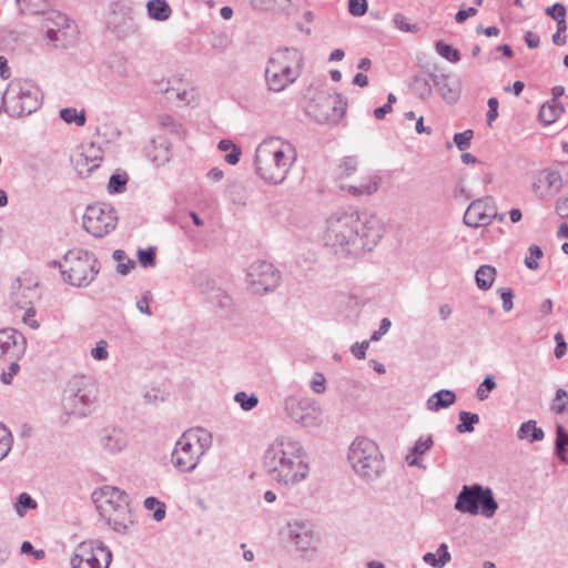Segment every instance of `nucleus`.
Wrapping results in <instances>:
<instances>
[{
  "label": "nucleus",
  "mask_w": 568,
  "mask_h": 568,
  "mask_svg": "<svg viewBox=\"0 0 568 568\" xmlns=\"http://www.w3.org/2000/svg\"><path fill=\"white\" fill-rule=\"evenodd\" d=\"M383 225L375 215L336 212L326 220L323 244L339 257L372 251L383 236Z\"/></svg>",
  "instance_id": "nucleus-1"
},
{
  "label": "nucleus",
  "mask_w": 568,
  "mask_h": 568,
  "mask_svg": "<svg viewBox=\"0 0 568 568\" xmlns=\"http://www.w3.org/2000/svg\"><path fill=\"white\" fill-rule=\"evenodd\" d=\"M263 468L280 486L292 487L303 481L310 471L303 445L291 436H277L265 449Z\"/></svg>",
  "instance_id": "nucleus-2"
},
{
  "label": "nucleus",
  "mask_w": 568,
  "mask_h": 568,
  "mask_svg": "<svg viewBox=\"0 0 568 568\" xmlns=\"http://www.w3.org/2000/svg\"><path fill=\"white\" fill-rule=\"evenodd\" d=\"M296 160L297 151L293 143L280 136H271L263 140L255 150V172L263 181L278 185L285 181Z\"/></svg>",
  "instance_id": "nucleus-3"
},
{
  "label": "nucleus",
  "mask_w": 568,
  "mask_h": 568,
  "mask_svg": "<svg viewBox=\"0 0 568 568\" xmlns=\"http://www.w3.org/2000/svg\"><path fill=\"white\" fill-rule=\"evenodd\" d=\"M92 500L100 517L119 534H126L135 524L129 495L114 486L105 485L92 493Z\"/></svg>",
  "instance_id": "nucleus-4"
},
{
  "label": "nucleus",
  "mask_w": 568,
  "mask_h": 568,
  "mask_svg": "<svg viewBox=\"0 0 568 568\" xmlns=\"http://www.w3.org/2000/svg\"><path fill=\"white\" fill-rule=\"evenodd\" d=\"M212 434L203 428H191L176 440L171 453L172 465L182 473H192L212 447Z\"/></svg>",
  "instance_id": "nucleus-5"
},
{
  "label": "nucleus",
  "mask_w": 568,
  "mask_h": 568,
  "mask_svg": "<svg viewBox=\"0 0 568 568\" xmlns=\"http://www.w3.org/2000/svg\"><path fill=\"white\" fill-rule=\"evenodd\" d=\"M303 63L302 53L295 48L277 49L268 59L265 79L271 91L281 92L300 75Z\"/></svg>",
  "instance_id": "nucleus-6"
},
{
  "label": "nucleus",
  "mask_w": 568,
  "mask_h": 568,
  "mask_svg": "<svg viewBox=\"0 0 568 568\" xmlns=\"http://www.w3.org/2000/svg\"><path fill=\"white\" fill-rule=\"evenodd\" d=\"M60 268L63 280L75 287L89 286L99 273L95 255L82 248L68 251L62 261L50 263Z\"/></svg>",
  "instance_id": "nucleus-7"
},
{
  "label": "nucleus",
  "mask_w": 568,
  "mask_h": 568,
  "mask_svg": "<svg viewBox=\"0 0 568 568\" xmlns=\"http://www.w3.org/2000/svg\"><path fill=\"white\" fill-rule=\"evenodd\" d=\"M353 470L364 479L374 480L383 470V456L378 446L367 437H356L348 449Z\"/></svg>",
  "instance_id": "nucleus-8"
},
{
  "label": "nucleus",
  "mask_w": 568,
  "mask_h": 568,
  "mask_svg": "<svg viewBox=\"0 0 568 568\" xmlns=\"http://www.w3.org/2000/svg\"><path fill=\"white\" fill-rule=\"evenodd\" d=\"M6 112L10 116L29 115L41 104L39 89L29 81H11L1 97Z\"/></svg>",
  "instance_id": "nucleus-9"
},
{
  "label": "nucleus",
  "mask_w": 568,
  "mask_h": 568,
  "mask_svg": "<svg viewBox=\"0 0 568 568\" xmlns=\"http://www.w3.org/2000/svg\"><path fill=\"white\" fill-rule=\"evenodd\" d=\"M98 385L91 376H73L65 388L63 407L69 414L85 417L97 400Z\"/></svg>",
  "instance_id": "nucleus-10"
},
{
  "label": "nucleus",
  "mask_w": 568,
  "mask_h": 568,
  "mask_svg": "<svg viewBox=\"0 0 568 568\" xmlns=\"http://www.w3.org/2000/svg\"><path fill=\"white\" fill-rule=\"evenodd\" d=\"M497 508L498 504L494 498L493 490L479 484L463 486L455 503L456 510L470 515L480 514L486 518H491Z\"/></svg>",
  "instance_id": "nucleus-11"
},
{
  "label": "nucleus",
  "mask_w": 568,
  "mask_h": 568,
  "mask_svg": "<svg viewBox=\"0 0 568 568\" xmlns=\"http://www.w3.org/2000/svg\"><path fill=\"white\" fill-rule=\"evenodd\" d=\"M112 561V551L101 541L87 540L80 542L71 558V568H109Z\"/></svg>",
  "instance_id": "nucleus-12"
},
{
  "label": "nucleus",
  "mask_w": 568,
  "mask_h": 568,
  "mask_svg": "<svg viewBox=\"0 0 568 568\" xmlns=\"http://www.w3.org/2000/svg\"><path fill=\"white\" fill-rule=\"evenodd\" d=\"M118 223L115 210L106 203H94L87 207L83 227L94 237H103L113 231Z\"/></svg>",
  "instance_id": "nucleus-13"
},
{
  "label": "nucleus",
  "mask_w": 568,
  "mask_h": 568,
  "mask_svg": "<svg viewBox=\"0 0 568 568\" xmlns=\"http://www.w3.org/2000/svg\"><path fill=\"white\" fill-rule=\"evenodd\" d=\"M284 409L293 422L304 427H314L322 422L321 408L307 397H286L284 400Z\"/></svg>",
  "instance_id": "nucleus-14"
},
{
  "label": "nucleus",
  "mask_w": 568,
  "mask_h": 568,
  "mask_svg": "<svg viewBox=\"0 0 568 568\" xmlns=\"http://www.w3.org/2000/svg\"><path fill=\"white\" fill-rule=\"evenodd\" d=\"M47 39L58 47L67 48V41L75 33V26L64 13L58 10H42Z\"/></svg>",
  "instance_id": "nucleus-15"
},
{
  "label": "nucleus",
  "mask_w": 568,
  "mask_h": 568,
  "mask_svg": "<svg viewBox=\"0 0 568 568\" xmlns=\"http://www.w3.org/2000/svg\"><path fill=\"white\" fill-rule=\"evenodd\" d=\"M281 534L297 550L307 551L315 548L314 526L307 519L294 518L288 520L282 528Z\"/></svg>",
  "instance_id": "nucleus-16"
},
{
  "label": "nucleus",
  "mask_w": 568,
  "mask_h": 568,
  "mask_svg": "<svg viewBox=\"0 0 568 568\" xmlns=\"http://www.w3.org/2000/svg\"><path fill=\"white\" fill-rule=\"evenodd\" d=\"M247 282L255 293L274 290L280 282V273L266 261L253 262L247 268Z\"/></svg>",
  "instance_id": "nucleus-17"
},
{
  "label": "nucleus",
  "mask_w": 568,
  "mask_h": 568,
  "mask_svg": "<svg viewBox=\"0 0 568 568\" xmlns=\"http://www.w3.org/2000/svg\"><path fill=\"white\" fill-rule=\"evenodd\" d=\"M531 180V190L539 200L552 199L564 186L561 173L551 168L536 171Z\"/></svg>",
  "instance_id": "nucleus-18"
},
{
  "label": "nucleus",
  "mask_w": 568,
  "mask_h": 568,
  "mask_svg": "<svg viewBox=\"0 0 568 568\" xmlns=\"http://www.w3.org/2000/svg\"><path fill=\"white\" fill-rule=\"evenodd\" d=\"M496 216V202L491 196L474 200L464 214V223L473 229L488 226Z\"/></svg>",
  "instance_id": "nucleus-19"
},
{
  "label": "nucleus",
  "mask_w": 568,
  "mask_h": 568,
  "mask_svg": "<svg viewBox=\"0 0 568 568\" xmlns=\"http://www.w3.org/2000/svg\"><path fill=\"white\" fill-rule=\"evenodd\" d=\"M24 336L14 328L0 329V358L19 359L26 352Z\"/></svg>",
  "instance_id": "nucleus-20"
},
{
  "label": "nucleus",
  "mask_w": 568,
  "mask_h": 568,
  "mask_svg": "<svg viewBox=\"0 0 568 568\" xmlns=\"http://www.w3.org/2000/svg\"><path fill=\"white\" fill-rule=\"evenodd\" d=\"M102 161V151L94 145V143H90L88 145H83L81 151L78 152L72 162L79 175L88 176L95 169L100 166Z\"/></svg>",
  "instance_id": "nucleus-21"
},
{
  "label": "nucleus",
  "mask_w": 568,
  "mask_h": 568,
  "mask_svg": "<svg viewBox=\"0 0 568 568\" xmlns=\"http://www.w3.org/2000/svg\"><path fill=\"white\" fill-rule=\"evenodd\" d=\"M434 87L448 104H455L462 93V83L458 79H454L448 74H432Z\"/></svg>",
  "instance_id": "nucleus-22"
},
{
  "label": "nucleus",
  "mask_w": 568,
  "mask_h": 568,
  "mask_svg": "<svg viewBox=\"0 0 568 568\" xmlns=\"http://www.w3.org/2000/svg\"><path fill=\"white\" fill-rule=\"evenodd\" d=\"M100 444L111 454L120 453L129 444L128 434L118 427H105L100 433Z\"/></svg>",
  "instance_id": "nucleus-23"
},
{
  "label": "nucleus",
  "mask_w": 568,
  "mask_h": 568,
  "mask_svg": "<svg viewBox=\"0 0 568 568\" xmlns=\"http://www.w3.org/2000/svg\"><path fill=\"white\" fill-rule=\"evenodd\" d=\"M106 27L119 39H125L135 32L132 19L115 10L109 16Z\"/></svg>",
  "instance_id": "nucleus-24"
},
{
  "label": "nucleus",
  "mask_w": 568,
  "mask_h": 568,
  "mask_svg": "<svg viewBox=\"0 0 568 568\" xmlns=\"http://www.w3.org/2000/svg\"><path fill=\"white\" fill-rule=\"evenodd\" d=\"M434 445L433 436L426 435L420 436L410 448L409 454L406 456V462L409 466H416L419 468H425L420 456L425 455Z\"/></svg>",
  "instance_id": "nucleus-25"
},
{
  "label": "nucleus",
  "mask_w": 568,
  "mask_h": 568,
  "mask_svg": "<svg viewBox=\"0 0 568 568\" xmlns=\"http://www.w3.org/2000/svg\"><path fill=\"white\" fill-rule=\"evenodd\" d=\"M456 402V395L450 389H440L428 397L426 407L430 412L448 408Z\"/></svg>",
  "instance_id": "nucleus-26"
},
{
  "label": "nucleus",
  "mask_w": 568,
  "mask_h": 568,
  "mask_svg": "<svg viewBox=\"0 0 568 568\" xmlns=\"http://www.w3.org/2000/svg\"><path fill=\"white\" fill-rule=\"evenodd\" d=\"M562 113H565V106L559 100L551 99L541 105L538 119L545 125H549L552 124Z\"/></svg>",
  "instance_id": "nucleus-27"
},
{
  "label": "nucleus",
  "mask_w": 568,
  "mask_h": 568,
  "mask_svg": "<svg viewBox=\"0 0 568 568\" xmlns=\"http://www.w3.org/2000/svg\"><path fill=\"white\" fill-rule=\"evenodd\" d=\"M36 287L37 283H30L29 285L23 286L21 280L18 278L12 284V298L21 306L31 303L32 298L37 295Z\"/></svg>",
  "instance_id": "nucleus-28"
},
{
  "label": "nucleus",
  "mask_w": 568,
  "mask_h": 568,
  "mask_svg": "<svg viewBox=\"0 0 568 568\" xmlns=\"http://www.w3.org/2000/svg\"><path fill=\"white\" fill-rule=\"evenodd\" d=\"M452 556L446 544H440L436 552H426L423 556L424 562L433 568H444Z\"/></svg>",
  "instance_id": "nucleus-29"
},
{
  "label": "nucleus",
  "mask_w": 568,
  "mask_h": 568,
  "mask_svg": "<svg viewBox=\"0 0 568 568\" xmlns=\"http://www.w3.org/2000/svg\"><path fill=\"white\" fill-rule=\"evenodd\" d=\"M152 150H149L148 156L158 166L163 165L170 160V148L165 141H152Z\"/></svg>",
  "instance_id": "nucleus-30"
},
{
  "label": "nucleus",
  "mask_w": 568,
  "mask_h": 568,
  "mask_svg": "<svg viewBox=\"0 0 568 568\" xmlns=\"http://www.w3.org/2000/svg\"><path fill=\"white\" fill-rule=\"evenodd\" d=\"M164 92L169 100H178L184 104H190L194 100V90L187 89L181 81H178V87L165 88Z\"/></svg>",
  "instance_id": "nucleus-31"
},
{
  "label": "nucleus",
  "mask_w": 568,
  "mask_h": 568,
  "mask_svg": "<svg viewBox=\"0 0 568 568\" xmlns=\"http://www.w3.org/2000/svg\"><path fill=\"white\" fill-rule=\"evenodd\" d=\"M193 286L206 296L211 295L217 288L214 280L205 272H196L192 275Z\"/></svg>",
  "instance_id": "nucleus-32"
},
{
  "label": "nucleus",
  "mask_w": 568,
  "mask_h": 568,
  "mask_svg": "<svg viewBox=\"0 0 568 568\" xmlns=\"http://www.w3.org/2000/svg\"><path fill=\"white\" fill-rule=\"evenodd\" d=\"M568 433L562 425L557 424L556 426V440H555V454L564 463L568 462Z\"/></svg>",
  "instance_id": "nucleus-33"
},
{
  "label": "nucleus",
  "mask_w": 568,
  "mask_h": 568,
  "mask_svg": "<svg viewBox=\"0 0 568 568\" xmlns=\"http://www.w3.org/2000/svg\"><path fill=\"white\" fill-rule=\"evenodd\" d=\"M496 276V268L490 265H481L476 271L475 278L478 288L487 291L491 287Z\"/></svg>",
  "instance_id": "nucleus-34"
},
{
  "label": "nucleus",
  "mask_w": 568,
  "mask_h": 568,
  "mask_svg": "<svg viewBox=\"0 0 568 568\" xmlns=\"http://www.w3.org/2000/svg\"><path fill=\"white\" fill-rule=\"evenodd\" d=\"M148 14L156 21H165L172 14L169 2H146Z\"/></svg>",
  "instance_id": "nucleus-35"
},
{
  "label": "nucleus",
  "mask_w": 568,
  "mask_h": 568,
  "mask_svg": "<svg viewBox=\"0 0 568 568\" xmlns=\"http://www.w3.org/2000/svg\"><path fill=\"white\" fill-rule=\"evenodd\" d=\"M232 44V38L224 31L214 32L210 38L211 48L219 54L225 53Z\"/></svg>",
  "instance_id": "nucleus-36"
},
{
  "label": "nucleus",
  "mask_w": 568,
  "mask_h": 568,
  "mask_svg": "<svg viewBox=\"0 0 568 568\" xmlns=\"http://www.w3.org/2000/svg\"><path fill=\"white\" fill-rule=\"evenodd\" d=\"M530 436V442H539L544 438V430L537 427L535 420H528L521 424L518 430L519 438H527Z\"/></svg>",
  "instance_id": "nucleus-37"
},
{
  "label": "nucleus",
  "mask_w": 568,
  "mask_h": 568,
  "mask_svg": "<svg viewBox=\"0 0 568 568\" xmlns=\"http://www.w3.org/2000/svg\"><path fill=\"white\" fill-rule=\"evenodd\" d=\"M217 148L219 150L221 151H230L226 155H225V161L231 164V165H235L239 163L240 161V156H241V149L235 145L231 140L229 139H223L219 142L217 144Z\"/></svg>",
  "instance_id": "nucleus-38"
},
{
  "label": "nucleus",
  "mask_w": 568,
  "mask_h": 568,
  "mask_svg": "<svg viewBox=\"0 0 568 568\" xmlns=\"http://www.w3.org/2000/svg\"><path fill=\"white\" fill-rule=\"evenodd\" d=\"M460 423L457 425L456 430L460 434L474 432V425L479 423V415L469 412L459 413Z\"/></svg>",
  "instance_id": "nucleus-39"
},
{
  "label": "nucleus",
  "mask_w": 568,
  "mask_h": 568,
  "mask_svg": "<svg viewBox=\"0 0 568 568\" xmlns=\"http://www.w3.org/2000/svg\"><path fill=\"white\" fill-rule=\"evenodd\" d=\"M37 507V501L28 493H21L14 504V509L19 517H24L28 510L36 509Z\"/></svg>",
  "instance_id": "nucleus-40"
},
{
  "label": "nucleus",
  "mask_w": 568,
  "mask_h": 568,
  "mask_svg": "<svg viewBox=\"0 0 568 568\" xmlns=\"http://www.w3.org/2000/svg\"><path fill=\"white\" fill-rule=\"evenodd\" d=\"M143 505L146 510H153L152 517L155 521H161L164 519L166 514V507L164 503L160 501L155 497H148L144 499Z\"/></svg>",
  "instance_id": "nucleus-41"
},
{
  "label": "nucleus",
  "mask_w": 568,
  "mask_h": 568,
  "mask_svg": "<svg viewBox=\"0 0 568 568\" xmlns=\"http://www.w3.org/2000/svg\"><path fill=\"white\" fill-rule=\"evenodd\" d=\"M207 300L212 305L222 310H230L232 306V298L221 287L214 290V292L207 296Z\"/></svg>",
  "instance_id": "nucleus-42"
},
{
  "label": "nucleus",
  "mask_w": 568,
  "mask_h": 568,
  "mask_svg": "<svg viewBox=\"0 0 568 568\" xmlns=\"http://www.w3.org/2000/svg\"><path fill=\"white\" fill-rule=\"evenodd\" d=\"M113 258L118 262L116 271L121 275L129 274L135 266V262L129 258L123 250H115Z\"/></svg>",
  "instance_id": "nucleus-43"
},
{
  "label": "nucleus",
  "mask_w": 568,
  "mask_h": 568,
  "mask_svg": "<svg viewBox=\"0 0 568 568\" xmlns=\"http://www.w3.org/2000/svg\"><path fill=\"white\" fill-rule=\"evenodd\" d=\"M60 118L65 123H75L78 126H83L85 124L87 118L85 112H78L73 108H63L60 110Z\"/></svg>",
  "instance_id": "nucleus-44"
},
{
  "label": "nucleus",
  "mask_w": 568,
  "mask_h": 568,
  "mask_svg": "<svg viewBox=\"0 0 568 568\" xmlns=\"http://www.w3.org/2000/svg\"><path fill=\"white\" fill-rule=\"evenodd\" d=\"M13 444V436L9 428L0 423V462L10 453Z\"/></svg>",
  "instance_id": "nucleus-45"
},
{
  "label": "nucleus",
  "mask_w": 568,
  "mask_h": 568,
  "mask_svg": "<svg viewBox=\"0 0 568 568\" xmlns=\"http://www.w3.org/2000/svg\"><path fill=\"white\" fill-rule=\"evenodd\" d=\"M497 387L495 377L487 375L484 381L476 388V397L478 400H486L489 397V393Z\"/></svg>",
  "instance_id": "nucleus-46"
},
{
  "label": "nucleus",
  "mask_w": 568,
  "mask_h": 568,
  "mask_svg": "<svg viewBox=\"0 0 568 568\" xmlns=\"http://www.w3.org/2000/svg\"><path fill=\"white\" fill-rule=\"evenodd\" d=\"M435 49L440 57L445 58L449 62H458L460 60L459 52L444 41H437Z\"/></svg>",
  "instance_id": "nucleus-47"
},
{
  "label": "nucleus",
  "mask_w": 568,
  "mask_h": 568,
  "mask_svg": "<svg viewBox=\"0 0 568 568\" xmlns=\"http://www.w3.org/2000/svg\"><path fill=\"white\" fill-rule=\"evenodd\" d=\"M358 160L354 155L344 156L338 165L339 178L352 175L357 169Z\"/></svg>",
  "instance_id": "nucleus-48"
},
{
  "label": "nucleus",
  "mask_w": 568,
  "mask_h": 568,
  "mask_svg": "<svg viewBox=\"0 0 568 568\" xmlns=\"http://www.w3.org/2000/svg\"><path fill=\"white\" fill-rule=\"evenodd\" d=\"M547 13L557 21L559 26V31H566L567 24L565 21L566 8L560 2H555V4L547 9Z\"/></svg>",
  "instance_id": "nucleus-49"
},
{
  "label": "nucleus",
  "mask_w": 568,
  "mask_h": 568,
  "mask_svg": "<svg viewBox=\"0 0 568 568\" xmlns=\"http://www.w3.org/2000/svg\"><path fill=\"white\" fill-rule=\"evenodd\" d=\"M234 400L241 406L243 410H252L258 404V398L254 394H246L245 392H239L234 396Z\"/></svg>",
  "instance_id": "nucleus-50"
},
{
  "label": "nucleus",
  "mask_w": 568,
  "mask_h": 568,
  "mask_svg": "<svg viewBox=\"0 0 568 568\" xmlns=\"http://www.w3.org/2000/svg\"><path fill=\"white\" fill-rule=\"evenodd\" d=\"M49 2H18L19 11L24 16L31 14H41L43 17L42 10L48 9Z\"/></svg>",
  "instance_id": "nucleus-51"
},
{
  "label": "nucleus",
  "mask_w": 568,
  "mask_h": 568,
  "mask_svg": "<svg viewBox=\"0 0 568 568\" xmlns=\"http://www.w3.org/2000/svg\"><path fill=\"white\" fill-rule=\"evenodd\" d=\"M126 183V174H112L108 183V191L110 194L122 193L125 190Z\"/></svg>",
  "instance_id": "nucleus-52"
},
{
  "label": "nucleus",
  "mask_w": 568,
  "mask_h": 568,
  "mask_svg": "<svg viewBox=\"0 0 568 568\" xmlns=\"http://www.w3.org/2000/svg\"><path fill=\"white\" fill-rule=\"evenodd\" d=\"M394 23L395 27L403 32L416 33L419 31V26L417 23H410L408 19L400 13L394 16Z\"/></svg>",
  "instance_id": "nucleus-53"
},
{
  "label": "nucleus",
  "mask_w": 568,
  "mask_h": 568,
  "mask_svg": "<svg viewBox=\"0 0 568 568\" xmlns=\"http://www.w3.org/2000/svg\"><path fill=\"white\" fill-rule=\"evenodd\" d=\"M138 260H139V263L143 267L155 266V248L154 247H149L146 250L139 248L138 250Z\"/></svg>",
  "instance_id": "nucleus-54"
},
{
  "label": "nucleus",
  "mask_w": 568,
  "mask_h": 568,
  "mask_svg": "<svg viewBox=\"0 0 568 568\" xmlns=\"http://www.w3.org/2000/svg\"><path fill=\"white\" fill-rule=\"evenodd\" d=\"M474 136L473 130L468 129L459 133H455L454 143L460 151H465L470 146L471 139Z\"/></svg>",
  "instance_id": "nucleus-55"
},
{
  "label": "nucleus",
  "mask_w": 568,
  "mask_h": 568,
  "mask_svg": "<svg viewBox=\"0 0 568 568\" xmlns=\"http://www.w3.org/2000/svg\"><path fill=\"white\" fill-rule=\"evenodd\" d=\"M542 251L538 245L529 246V255L525 258V265L530 270L538 267V260L541 258Z\"/></svg>",
  "instance_id": "nucleus-56"
},
{
  "label": "nucleus",
  "mask_w": 568,
  "mask_h": 568,
  "mask_svg": "<svg viewBox=\"0 0 568 568\" xmlns=\"http://www.w3.org/2000/svg\"><path fill=\"white\" fill-rule=\"evenodd\" d=\"M90 354L95 361L108 359L109 358L108 342L105 339L98 341L95 346L91 349Z\"/></svg>",
  "instance_id": "nucleus-57"
},
{
  "label": "nucleus",
  "mask_w": 568,
  "mask_h": 568,
  "mask_svg": "<svg viewBox=\"0 0 568 568\" xmlns=\"http://www.w3.org/2000/svg\"><path fill=\"white\" fill-rule=\"evenodd\" d=\"M10 364L7 371H3L1 374V382L6 385H10L12 383L13 377L19 373L20 365L18 364L19 359H9Z\"/></svg>",
  "instance_id": "nucleus-58"
},
{
  "label": "nucleus",
  "mask_w": 568,
  "mask_h": 568,
  "mask_svg": "<svg viewBox=\"0 0 568 568\" xmlns=\"http://www.w3.org/2000/svg\"><path fill=\"white\" fill-rule=\"evenodd\" d=\"M568 398V393L565 389H557L556 397L551 405V409L557 414H562L566 410L567 402L564 399Z\"/></svg>",
  "instance_id": "nucleus-59"
},
{
  "label": "nucleus",
  "mask_w": 568,
  "mask_h": 568,
  "mask_svg": "<svg viewBox=\"0 0 568 568\" xmlns=\"http://www.w3.org/2000/svg\"><path fill=\"white\" fill-rule=\"evenodd\" d=\"M487 105H488V111H487V114H486V121H487L488 126H493V123L498 118V105H499V102H498V100L496 98H489L488 102H487Z\"/></svg>",
  "instance_id": "nucleus-60"
},
{
  "label": "nucleus",
  "mask_w": 568,
  "mask_h": 568,
  "mask_svg": "<svg viewBox=\"0 0 568 568\" xmlns=\"http://www.w3.org/2000/svg\"><path fill=\"white\" fill-rule=\"evenodd\" d=\"M312 390L316 394H323L326 389V378L322 373H315L310 384Z\"/></svg>",
  "instance_id": "nucleus-61"
},
{
  "label": "nucleus",
  "mask_w": 568,
  "mask_h": 568,
  "mask_svg": "<svg viewBox=\"0 0 568 568\" xmlns=\"http://www.w3.org/2000/svg\"><path fill=\"white\" fill-rule=\"evenodd\" d=\"M417 94L420 99L426 100L432 95V87L427 80L416 78L415 79Z\"/></svg>",
  "instance_id": "nucleus-62"
},
{
  "label": "nucleus",
  "mask_w": 568,
  "mask_h": 568,
  "mask_svg": "<svg viewBox=\"0 0 568 568\" xmlns=\"http://www.w3.org/2000/svg\"><path fill=\"white\" fill-rule=\"evenodd\" d=\"M359 186L364 195H369L378 190V181L376 178H366L359 183Z\"/></svg>",
  "instance_id": "nucleus-63"
},
{
  "label": "nucleus",
  "mask_w": 568,
  "mask_h": 568,
  "mask_svg": "<svg viewBox=\"0 0 568 568\" xmlns=\"http://www.w3.org/2000/svg\"><path fill=\"white\" fill-rule=\"evenodd\" d=\"M556 348L554 351L556 358H561L567 353V344L565 342L564 335L561 332L555 334Z\"/></svg>",
  "instance_id": "nucleus-64"
}]
</instances>
